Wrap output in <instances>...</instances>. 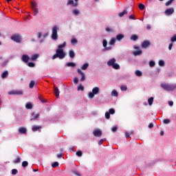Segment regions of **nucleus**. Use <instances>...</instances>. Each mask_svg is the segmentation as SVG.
Masks as SVG:
<instances>
[{"label": "nucleus", "instance_id": "nucleus-1", "mask_svg": "<svg viewBox=\"0 0 176 176\" xmlns=\"http://www.w3.org/2000/svg\"><path fill=\"white\" fill-rule=\"evenodd\" d=\"M56 54L52 56V60H56V58H60V60H63V58H65V52H64L63 50L57 49L56 51Z\"/></svg>", "mask_w": 176, "mask_h": 176}, {"label": "nucleus", "instance_id": "nucleus-2", "mask_svg": "<svg viewBox=\"0 0 176 176\" xmlns=\"http://www.w3.org/2000/svg\"><path fill=\"white\" fill-rule=\"evenodd\" d=\"M161 87L164 90H166L168 91H173V90H175L176 89V84L175 85L162 84Z\"/></svg>", "mask_w": 176, "mask_h": 176}, {"label": "nucleus", "instance_id": "nucleus-3", "mask_svg": "<svg viewBox=\"0 0 176 176\" xmlns=\"http://www.w3.org/2000/svg\"><path fill=\"white\" fill-rule=\"evenodd\" d=\"M57 31H58V27L55 25L52 28V38L53 41H57L58 36L57 35Z\"/></svg>", "mask_w": 176, "mask_h": 176}, {"label": "nucleus", "instance_id": "nucleus-4", "mask_svg": "<svg viewBox=\"0 0 176 176\" xmlns=\"http://www.w3.org/2000/svg\"><path fill=\"white\" fill-rule=\"evenodd\" d=\"M100 93V88L98 87H96L92 89V92L89 93V98H94L95 94H98Z\"/></svg>", "mask_w": 176, "mask_h": 176}, {"label": "nucleus", "instance_id": "nucleus-5", "mask_svg": "<svg viewBox=\"0 0 176 176\" xmlns=\"http://www.w3.org/2000/svg\"><path fill=\"white\" fill-rule=\"evenodd\" d=\"M12 41L16 42V43H21V37L19 34H14L11 36Z\"/></svg>", "mask_w": 176, "mask_h": 176}, {"label": "nucleus", "instance_id": "nucleus-6", "mask_svg": "<svg viewBox=\"0 0 176 176\" xmlns=\"http://www.w3.org/2000/svg\"><path fill=\"white\" fill-rule=\"evenodd\" d=\"M9 96H23V91L20 90H12L8 92Z\"/></svg>", "mask_w": 176, "mask_h": 176}, {"label": "nucleus", "instance_id": "nucleus-7", "mask_svg": "<svg viewBox=\"0 0 176 176\" xmlns=\"http://www.w3.org/2000/svg\"><path fill=\"white\" fill-rule=\"evenodd\" d=\"M77 72L79 75H81L80 82H85L86 80V76L85 75V73L82 72L80 69H77Z\"/></svg>", "mask_w": 176, "mask_h": 176}, {"label": "nucleus", "instance_id": "nucleus-8", "mask_svg": "<svg viewBox=\"0 0 176 176\" xmlns=\"http://www.w3.org/2000/svg\"><path fill=\"white\" fill-rule=\"evenodd\" d=\"M93 134L94 137H101V135H102V132L100 129H96L94 131Z\"/></svg>", "mask_w": 176, "mask_h": 176}, {"label": "nucleus", "instance_id": "nucleus-9", "mask_svg": "<svg viewBox=\"0 0 176 176\" xmlns=\"http://www.w3.org/2000/svg\"><path fill=\"white\" fill-rule=\"evenodd\" d=\"M173 13H174V8H168L165 10V14H166V16H170L173 14Z\"/></svg>", "mask_w": 176, "mask_h": 176}, {"label": "nucleus", "instance_id": "nucleus-10", "mask_svg": "<svg viewBox=\"0 0 176 176\" xmlns=\"http://www.w3.org/2000/svg\"><path fill=\"white\" fill-rule=\"evenodd\" d=\"M116 63V59H115V58H113L111 59H110L109 60H108L107 62V65L109 67H113V65Z\"/></svg>", "mask_w": 176, "mask_h": 176}, {"label": "nucleus", "instance_id": "nucleus-11", "mask_svg": "<svg viewBox=\"0 0 176 176\" xmlns=\"http://www.w3.org/2000/svg\"><path fill=\"white\" fill-rule=\"evenodd\" d=\"M149 46H151V42L148 41H144L142 43V47H143L144 49H146V47H149Z\"/></svg>", "mask_w": 176, "mask_h": 176}, {"label": "nucleus", "instance_id": "nucleus-12", "mask_svg": "<svg viewBox=\"0 0 176 176\" xmlns=\"http://www.w3.org/2000/svg\"><path fill=\"white\" fill-rule=\"evenodd\" d=\"M39 118V113L35 114V113H32V118L30 119V121L32 122V120H36Z\"/></svg>", "mask_w": 176, "mask_h": 176}, {"label": "nucleus", "instance_id": "nucleus-13", "mask_svg": "<svg viewBox=\"0 0 176 176\" xmlns=\"http://www.w3.org/2000/svg\"><path fill=\"white\" fill-rule=\"evenodd\" d=\"M68 5H72L74 7L78 6V1H74V0H68L67 1V6Z\"/></svg>", "mask_w": 176, "mask_h": 176}, {"label": "nucleus", "instance_id": "nucleus-14", "mask_svg": "<svg viewBox=\"0 0 176 176\" xmlns=\"http://www.w3.org/2000/svg\"><path fill=\"white\" fill-rule=\"evenodd\" d=\"M22 61H23V63H28V61H30V56H28V55H23Z\"/></svg>", "mask_w": 176, "mask_h": 176}, {"label": "nucleus", "instance_id": "nucleus-15", "mask_svg": "<svg viewBox=\"0 0 176 176\" xmlns=\"http://www.w3.org/2000/svg\"><path fill=\"white\" fill-rule=\"evenodd\" d=\"M54 95L56 96V98L60 97V91L58 90V87H54Z\"/></svg>", "mask_w": 176, "mask_h": 176}, {"label": "nucleus", "instance_id": "nucleus-16", "mask_svg": "<svg viewBox=\"0 0 176 176\" xmlns=\"http://www.w3.org/2000/svg\"><path fill=\"white\" fill-rule=\"evenodd\" d=\"M19 131L21 134H27V129L23 126L19 128Z\"/></svg>", "mask_w": 176, "mask_h": 176}, {"label": "nucleus", "instance_id": "nucleus-17", "mask_svg": "<svg viewBox=\"0 0 176 176\" xmlns=\"http://www.w3.org/2000/svg\"><path fill=\"white\" fill-rule=\"evenodd\" d=\"M107 45H108V41H107V40H103V47H105L106 50H111V47H107Z\"/></svg>", "mask_w": 176, "mask_h": 176}, {"label": "nucleus", "instance_id": "nucleus-18", "mask_svg": "<svg viewBox=\"0 0 176 176\" xmlns=\"http://www.w3.org/2000/svg\"><path fill=\"white\" fill-rule=\"evenodd\" d=\"M41 129H42V126L34 125L32 126V131H38V130H39Z\"/></svg>", "mask_w": 176, "mask_h": 176}, {"label": "nucleus", "instance_id": "nucleus-19", "mask_svg": "<svg viewBox=\"0 0 176 176\" xmlns=\"http://www.w3.org/2000/svg\"><path fill=\"white\" fill-rule=\"evenodd\" d=\"M128 12L127 10H124L122 12H120L118 16L119 17H123L124 14H127Z\"/></svg>", "mask_w": 176, "mask_h": 176}, {"label": "nucleus", "instance_id": "nucleus-20", "mask_svg": "<svg viewBox=\"0 0 176 176\" xmlns=\"http://www.w3.org/2000/svg\"><path fill=\"white\" fill-rule=\"evenodd\" d=\"M8 75H9V72H8V71H6L1 74V78L3 79H5L6 78H8Z\"/></svg>", "mask_w": 176, "mask_h": 176}, {"label": "nucleus", "instance_id": "nucleus-21", "mask_svg": "<svg viewBox=\"0 0 176 176\" xmlns=\"http://www.w3.org/2000/svg\"><path fill=\"white\" fill-rule=\"evenodd\" d=\"M124 38V35L120 34L116 36L117 41H120L121 39H123Z\"/></svg>", "mask_w": 176, "mask_h": 176}, {"label": "nucleus", "instance_id": "nucleus-22", "mask_svg": "<svg viewBox=\"0 0 176 176\" xmlns=\"http://www.w3.org/2000/svg\"><path fill=\"white\" fill-rule=\"evenodd\" d=\"M89 68V63H85L82 67H81V69H82V71H86V69Z\"/></svg>", "mask_w": 176, "mask_h": 176}, {"label": "nucleus", "instance_id": "nucleus-23", "mask_svg": "<svg viewBox=\"0 0 176 176\" xmlns=\"http://www.w3.org/2000/svg\"><path fill=\"white\" fill-rule=\"evenodd\" d=\"M69 56L70 58H74V57H75V52L73 50H70L69 52Z\"/></svg>", "mask_w": 176, "mask_h": 176}, {"label": "nucleus", "instance_id": "nucleus-24", "mask_svg": "<svg viewBox=\"0 0 176 176\" xmlns=\"http://www.w3.org/2000/svg\"><path fill=\"white\" fill-rule=\"evenodd\" d=\"M134 56H140V54H142V51L141 50H139L138 51H135L133 52Z\"/></svg>", "mask_w": 176, "mask_h": 176}, {"label": "nucleus", "instance_id": "nucleus-25", "mask_svg": "<svg viewBox=\"0 0 176 176\" xmlns=\"http://www.w3.org/2000/svg\"><path fill=\"white\" fill-rule=\"evenodd\" d=\"M65 46H67V42L65 41L63 44L58 46V49L63 50V47H65Z\"/></svg>", "mask_w": 176, "mask_h": 176}, {"label": "nucleus", "instance_id": "nucleus-26", "mask_svg": "<svg viewBox=\"0 0 176 176\" xmlns=\"http://www.w3.org/2000/svg\"><path fill=\"white\" fill-rule=\"evenodd\" d=\"M85 90V87L82 85V84H80L78 87V91H83Z\"/></svg>", "mask_w": 176, "mask_h": 176}, {"label": "nucleus", "instance_id": "nucleus-27", "mask_svg": "<svg viewBox=\"0 0 176 176\" xmlns=\"http://www.w3.org/2000/svg\"><path fill=\"white\" fill-rule=\"evenodd\" d=\"M112 97H118V91L113 89L111 92Z\"/></svg>", "mask_w": 176, "mask_h": 176}, {"label": "nucleus", "instance_id": "nucleus-28", "mask_svg": "<svg viewBox=\"0 0 176 176\" xmlns=\"http://www.w3.org/2000/svg\"><path fill=\"white\" fill-rule=\"evenodd\" d=\"M38 57H39V55H38V54H34V55L32 56H31L32 61H35V60H36V58H38Z\"/></svg>", "mask_w": 176, "mask_h": 176}, {"label": "nucleus", "instance_id": "nucleus-29", "mask_svg": "<svg viewBox=\"0 0 176 176\" xmlns=\"http://www.w3.org/2000/svg\"><path fill=\"white\" fill-rule=\"evenodd\" d=\"M35 86V81L31 80L29 85L30 89H32Z\"/></svg>", "mask_w": 176, "mask_h": 176}, {"label": "nucleus", "instance_id": "nucleus-30", "mask_svg": "<svg viewBox=\"0 0 176 176\" xmlns=\"http://www.w3.org/2000/svg\"><path fill=\"white\" fill-rule=\"evenodd\" d=\"M67 67H76V64L72 62H69L67 63Z\"/></svg>", "mask_w": 176, "mask_h": 176}, {"label": "nucleus", "instance_id": "nucleus-31", "mask_svg": "<svg viewBox=\"0 0 176 176\" xmlns=\"http://www.w3.org/2000/svg\"><path fill=\"white\" fill-rule=\"evenodd\" d=\"M148 105H152L153 104V97H151L148 99Z\"/></svg>", "mask_w": 176, "mask_h": 176}, {"label": "nucleus", "instance_id": "nucleus-32", "mask_svg": "<svg viewBox=\"0 0 176 176\" xmlns=\"http://www.w3.org/2000/svg\"><path fill=\"white\" fill-rule=\"evenodd\" d=\"M131 41H137V39H138V36H137L136 34H133L131 36Z\"/></svg>", "mask_w": 176, "mask_h": 176}, {"label": "nucleus", "instance_id": "nucleus-33", "mask_svg": "<svg viewBox=\"0 0 176 176\" xmlns=\"http://www.w3.org/2000/svg\"><path fill=\"white\" fill-rule=\"evenodd\" d=\"M25 108L27 109H32V104L27 103L26 105H25Z\"/></svg>", "mask_w": 176, "mask_h": 176}, {"label": "nucleus", "instance_id": "nucleus-34", "mask_svg": "<svg viewBox=\"0 0 176 176\" xmlns=\"http://www.w3.org/2000/svg\"><path fill=\"white\" fill-rule=\"evenodd\" d=\"M112 67L114 69H119V68H120V65H119V64L118 63H115Z\"/></svg>", "mask_w": 176, "mask_h": 176}, {"label": "nucleus", "instance_id": "nucleus-35", "mask_svg": "<svg viewBox=\"0 0 176 176\" xmlns=\"http://www.w3.org/2000/svg\"><path fill=\"white\" fill-rule=\"evenodd\" d=\"M59 166V164L57 162H54L52 164V167L53 168H56V167H58Z\"/></svg>", "mask_w": 176, "mask_h": 176}, {"label": "nucleus", "instance_id": "nucleus-36", "mask_svg": "<svg viewBox=\"0 0 176 176\" xmlns=\"http://www.w3.org/2000/svg\"><path fill=\"white\" fill-rule=\"evenodd\" d=\"M135 75L137 76H142V72H141V71H140V70H136Z\"/></svg>", "mask_w": 176, "mask_h": 176}, {"label": "nucleus", "instance_id": "nucleus-37", "mask_svg": "<svg viewBox=\"0 0 176 176\" xmlns=\"http://www.w3.org/2000/svg\"><path fill=\"white\" fill-rule=\"evenodd\" d=\"M32 9H36V6H38V4H36V2H32L31 3Z\"/></svg>", "mask_w": 176, "mask_h": 176}, {"label": "nucleus", "instance_id": "nucleus-38", "mask_svg": "<svg viewBox=\"0 0 176 176\" xmlns=\"http://www.w3.org/2000/svg\"><path fill=\"white\" fill-rule=\"evenodd\" d=\"M139 9L140 10H144V9H145V6L144 4H142V3H140L139 4Z\"/></svg>", "mask_w": 176, "mask_h": 176}, {"label": "nucleus", "instance_id": "nucleus-39", "mask_svg": "<svg viewBox=\"0 0 176 176\" xmlns=\"http://www.w3.org/2000/svg\"><path fill=\"white\" fill-rule=\"evenodd\" d=\"M121 90H122V91H127V87L126 85H122L121 86Z\"/></svg>", "mask_w": 176, "mask_h": 176}, {"label": "nucleus", "instance_id": "nucleus-40", "mask_svg": "<svg viewBox=\"0 0 176 176\" xmlns=\"http://www.w3.org/2000/svg\"><path fill=\"white\" fill-rule=\"evenodd\" d=\"M116 42V40L115 38H111L109 41V45H115V43Z\"/></svg>", "mask_w": 176, "mask_h": 176}, {"label": "nucleus", "instance_id": "nucleus-41", "mask_svg": "<svg viewBox=\"0 0 176 176\" xmlns=\"http://www.w3.org/2000/svg\"><path fill=\"white\" fill-rule=\"evenodd\" d=\"M71 42L72 45H76V43H78V40L76 38H73Z\"/></svg>", "mask_w": 176, "mask_h": 176}, {"label": "nucleus", "instance_id": "nucleus-42", "mask_svg": "<svg viewBox=\"0 0 176 176\" xmlns=\"http://www.w3.org/2000/svg\"><path fill=\"white\" fill-rule=\"evenodd\" d=\"M155 64H156V63H155V61L151 60V61L149 62V67H155Z\"/></svg>", "mask_w": 176, "mask_h": 176}, {"label": "nucleus", "instance_id": "nucleus-43", "mask_svg": "<svg viewBox=\"0 0 176 176\" xmlns=\"http://www.w3.org/2000/svg\"><path fill=\"white\" fill-rule=\"evenodd\" d=\"M27 166H28V162L27 161H23L22 162V167H27Z\"/></svg>", "mask_w": 176, "mask_h": 176}, {"label": "nucleus", "instance_id": "nucleus-44", "mask_svg": "<svg viewBox=\"0 0 176 176\" xmlns=\"http://www.w3.org/2000/svg\"><path fill=\"white\" fill-rule=\"evenodd\" d=\"M17 173H19V170H17V169H12V175H16L17 174Z\"/></svg>", "mask_w": 176, "mask_h": 176}, {"label": "nucleus", "instance_id": "nucleus-45", "mask_svg": "<svg viewBox=\"0 0 176 176\" xmlns=\"http://www.w3.org/2000/svg\"><path fill=\"white\" fill-rule=\"evenodd\" d=\"M159 65L160 67H164V60H160Z\"/></svg>", "mask_w": 176, "mask_h": 176}, {"label": "nucleus", "instance_id": "nucleus-46", "mask_svg": "<svg viewBox=\"0 0 176 176\" xmlns=\"http://www.w3.org/2000/svg\"><path fill=\"white\" fill-rule=\"evenodd\" d=\"M20 162H21V160L20 159V157H17L14 161V163L15 164H17V163H20Z\"/></svg>", "mask_w": 176, "mask_h": 176}, {"label": "nucleus", "instance_id": "nucleus-47", "mask_svg": "<svg viewBox=\"0 0 176 176\" xmlns=\"http://www.w3.org/2000/svg\"><path fill=\"white\" fill-rule=\"evenodd\" d=\"M28 67H30V68H34V67H35V63L30 62L28 63Z\"/></svg>", "mask_w": 176, "mask_h": 176}, {"label": "nucleus", "instance_id": "nucleus-48", "mask_svg": "<svg viewBox=\"0 0 176 176\" xmlns=\"http://www.w3.org/2000/svg\"><path fill=\"white\" fill-rule=\"evenodd\" d=\"M73 13L75 14V16H79V10H74Z\"/></svg>", "mask_w": 176, "mask_h": 176}, {"label": "nucleus", "instance_id": "nucleus-49", "mask_svg": "<svg viewBox=\"0 0 176 176\" xmlns=\"http://www.w3.org/2000/svg\"><path fill=\"white\" fill-rule=\"evenodd\" d=\"M109 113L110 115H113L115 113V109H110L109 111Z\"/></svg>", "mask_w": 176, "mask_h": 176}, {"label": "nucleus", "instance_id": "nucleus-50", "mask_svg": "<svg viewBox=\"0 0 176 176\" xmlns=\"http://www.w3.org/2000/svg\"><path fill=\"white\" fill-rule=\"evenodd\" d=\"M174 0H169L166 3V6H170V3H173Z\"/></svg>", "mask_w": 176, "mask_h": 176}, {"label": "nucleus", "instance_id": "nucleus-51", "mask_svg": "<svg viewBox=\"0 0 176 176\" xmlns=\"http://www.w3.org/2000/svg\"><path fill=\"white\" fill-rule=\"evenodd\" d=\"M76 155L77 156H79V157H80L82 156V155H83V153H82V151H78L76 152Z\"/></svg>", "mask_w": 176, "mask_h": 176}, {"label": "nucleus", "instance_id": "nucleus-52", "mask_svg": "<svg viewBox=\"0 0 176 176\" xmlns=\"http://www.w3.org/2000/svg\"><path fill=\"white\" fill-rule=\"evenodd\" d=\"M171 42H176V34L173 35V36L170 38Z\"/></svg>", "mask_w": 176, "mask_h": 176}, {"label": "nucleus", "instance_id": "nucleus-53", "mask_svg": "<svg viewBox=\"0 0 176 176\" xmlns=\"http://www.w3.org/2000/svg\"><path fill=\"white\" fill-rule=\"evenodd\" d=\"M163 122L165 124H168V123H170V119H164Z\"/></svg>", "mask_w": 176, "mask_h": 176}, {"label": "nucleus", "instance_id": "nucleus-54", "mask_svg": "<svg viewBox=\"0 0 176 176\" xmlns=\"http://www.w3.org/2000/svg\"><path fill=\"white\" fill-rule=\"evenodd\" d=\"M106 119H109L111 118V114L108 112L105 113Z\"/></svg>", "mask_w": 176, "mask_h": 176}, {"label": "nucleus", "instance_id": "nucleus-55", "mask_svg": "<svg viewBox=\"0 0 176 176\" xmlns=\"http://www.w3.org/2000/svg\"><path fill=\"white\" fill-rule=\"evenodd\" d=\"M33 10H34V16H36V14H38V8H33Z\"/></svg>", "mask_w": 176, "mask_h": 176}, {"label": "nucleus", "instance_id": "nucleus-56", "mask_svg": "<svg viewBox=\"0 0 176 176\" xmlns=\"http://www.w3.org/2000/svg\"><path fill=\"white\" fill-rule=\"evenodd\" d=\"M38 100H39L40 101H41L42 102H43V103L46 102V101L45 100V99L42 98V96H38Z\"/></svg>", "mask_w": 176, "mask_h": 176}, {"label": "nucleus", "instance_id": "nucleus-57", "mask_svg": "<svg viewBox=\"0 0 176 176\" xmlns=\"http://www.w3.org/2000/svg\"><path fill=\"white\" fill-rule=\"evenodd\" d=\"M78 82H79V79L78 78V77H75L74 79V82L76 85L78 84Z\"/></svg>", "mask_w": 176, "mask_h": 176}, {"label": "nucleus", "instance_id": "nucleus-58", "mask_svg": "<svg viewBox=\"0 0 176 176\" xmlns=\"http://www.w3.org/2000/svg\"><path fill=\"white\" fill-rule=\"evenodd\" d=\"M8 63H9V60H5L2 65L1 67H6V64H8Z\"/></svg>", "mask_w": 176, "mask_h": 176}, {"label": "nucleus", "instance_id": "nucleus-59", "mask_svg": "<svg viewBox=\"0 0 176 176\" xmlns=\"http://www.w3.org/2000/svg\"><path fill=\"white\" fill-rule=\"evenodd\" d=\"M111 130H112L113 133H115L116 131H118V127L114 126L112 128Z\"/></svg>", "mask_w": 176, "mask_h": 176}, {"label": "nucleus", "instance_id": "nucleus-60", "mask_svg": "<svg viewBox=\"0 0 176 176\" xmlns=\"http://www.w3.org/2000/svg\"><path fill=\"white\" fill-rule=\"evenodd\" d=\"M125 135H126V138H130V133H129V132H126L125 133Z\"/></svg>", "mask_w": 176, "mask_h": 176}, {"label": "nucleus", "instance_id": "nucleus-61", "mask_svg": "<svg viewBox=\"0 0 176 176\" xmlns=\"http://www.w3.org/2000/svg\"><path fill=\"white\" fill-rule=\"evenodd\" d=\"M171 49H173V43H170L168 46V50H171Z\"/></svg>", "mask_w": 176, "mask_h": 176}, {"label": "nucleus", "instance_id": "nucleus-62", "mask_svg": "<svg viewBox=\"0 0 176 176\" xmlns=\"http://www.w3.org/2000/svg\"><path fill=\"white\" fill-rule=\"evenodd\" d=\"M104 142V140L101 139L99 142H98V145H102V143Z\"/></svg>", "mask_w": 176, "mask_h": 176}, {"label": "nucleus", "instance_id": "nucleus-63", "mask_svg": "<svg viewBox=\"0 0 176 176\" xmlns=\"http://www.w3.org/2000/svg\"><path fill=\"white\" fill-rule=\"evenodd\" d=\"M129 19L130 20H135V18H134V15H131V16H129Z\"/></svg>", "mask_w": 176, "mask_h": 176}, {"label": "nucleus", "instance_id": "nucleus-64", "mask_svg": "<svg viewBox=\"0 0 176 176\" xmlns=\"http://www.w3.org/2000/svg\"><path fill=\"white\" fill-rule=\"evenodd\" d=\"M153 123H150V124H148V128H149V129H153Z\"/></svg>", "mask_w": 176, "mask_h": 176}]
</instances>
